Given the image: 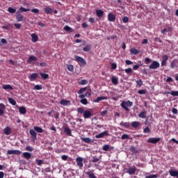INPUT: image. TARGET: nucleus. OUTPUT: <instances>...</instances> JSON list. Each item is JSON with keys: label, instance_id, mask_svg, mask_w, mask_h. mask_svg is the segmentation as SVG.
Wrapping results in <instances>:
<instances>
[{"label": "nucleus", "instance_id": "1", "mask_svg": "<svg viewBox=\"0 0 178 178\" xmlns=\"http://www.w3.org/2000/svg\"><path fill=\"white\" fill-rule=\"evenodd\" d=\"M122 108L124 109L127 112H129V107L127 106H133V102L128 100L127 102H122L120 104Z\"/></svg>", "mask_w": 178, "mask_h": 178}, {"label": "nucleus", "instance_id": "2", "mask_svg": "<svg viewBox=\"0 0 178 178\" xmlns=\"http://www.w3.org/2000/svg\"><path fill=\"white\" fill-rule=\"evenodd\" d=\"M74 59L76 62H77L80 65V66H86L87 65V63L86 62L84 58L81 56H75Z\"/></svg>", "mask_w": 178, "mask_h": 178}, {"label": "nucleus", "instance_id": "3", "mask_svg": "<svg viewBox=\"0 0 178 178\" xmlns=\"http://www.w3.org/2000/svg\"><path fill=\"white\" fill-rule=\"evenodd\" d=\"M161 66V64H159V62L156 60L152 61V64L149 65V69H151L152 70H155V69H158Z\"/></svg>", "mask_w": 178, "mask_h": 178}, {"label": "nucleus", "instance_id": "4", "mask_svg": "<svg viewBox=\"0 0 178 178\" xmlns=\"http://www.w3.org/2000/svg\"><path fill=\"white\" fill-rule=\"evenodd\" d=\"M109 136V131H104L95 136V138H104V137Z\"/></svg>", "mask_w": 178, "mask_h": 178}, {"label": "nucleus", "instance_id": "5", "mask_svg": "<svg viewBox=\"0 0 178 178\" xmlns=\"http://www.w3.org/2000/svg\"><path fill=\"white\" fill-rule=\"evenodd\" d=\"M161 141V138H149L147 140V143L150 144H156Z\"/></svg>", "mask_w": 178, "mask_h": 178}, {"label": "nucleus", "instance_id": "6", "mask_svg": "<svg viewBox=\"0 0 178 178\" xmlns=\"http://www.w3.org/2000/svg\"><path fill=\"white\" fill-rule=\"evenodd\" d=\"M15 16L17 22H23V19L24 18V16L22 15L21 11H17Z\"/></svg>", "mask_w": 178, "mask_h": 178}, {"label": "nucleus", "instance_id": "7", "mask_svg": "<svg viewBox=\"0 0 178 178\" xmlns=\"http://www.w3.org/2000/svg\"><path fill=\"white\" fill-rule=\"evenodd\" d=\"M137 171V168L136 167H129L127 169V173H129V175H136V172Z\"/></svg>", "mask_w": 178, "mask_h": 178}, {"label": "nucleus", "instance_id": "8", "mask_svg": "<svg viewBox=\"0 0 178 178\" xmlns=\"http://www.w3.org/2000/svg\"><path fill=\"white\" fill-rule=\"evenodd\" d=\"M162 59L161 66H166V63H168V59H169V57L165 54L162 56Z\"/></svg>", "mask_w": 178, "mask_h": 178}, {"label": "nucleus", "instance_id": "9", "mask_svg": "<svg viewBox=\"0 0 178 178\" xmlns=\"http://www.w3.org/2000/svg\"><path fill=\"white\" fill-rule=\"evenodd\" d=\"M38 58L34 56H30L27 60V63H34V62H37Z\"/></svg>", "mask_w": 178, "mask_h": 178}, {"label": "nucleus", "instance_id": "10", "mask_svg": "<svg viewBox=\"0 0 178 178\" xmlns=\"http://www.w3.org/2000/svg\"><path fill=\"white\" fill-rule=\"evenodd\" d=\"M108 22H115L116 20V15H113L112 13L108 14Z\"/></svg>", "mask_w": 178, "mask_h": 178}, {"label": "nucleus", "instance_id": "11", "mask_svg": "<svg viewBox=\"0 0 178 178\" xmlns=\"http://www.w3.org/2000/svg\"><path fill=\"white\" fill-rule=\"evenodd\" d=\"M92 116V113H91V111L86 110L83 112V118L85 119H88Z\"/></svg>", "mask_w": 178, "mask_h": 178}, {"label": "nucleus", "instance_id": "12", "mask_svg": "<svg viewBox=\"0 0 178 178\" xmlns=\"http://www.w3.org/2000/svg\"><path fill=\"white\" fill-rule=\"evenodd\" d=\"M120 126H121V127H124L125 129H130L131 124L130 122H124L122 121L120 123Z\"/></svg>", "mask_w": 178, "mask_h": 178}, {"label": "nucleus", "instance_id": "13", "mask_svg": "<svg viewBox=\"0 0 178 178\" xmlns=\"http://www.w3.org/2000/svg\"><path fill=\"white\" fill-rule=\"evenodd\" d=\"M5 109H6V106L3 103L0 104V116H2L3 113H5Z\"/></svg>", "mask_w": 178, "mask_h": 178}, {"label": "nucleus", "instance_id": "14", "mask_svg": "<svg viewBox=\"0 0 178 178\" xmlns=\"http://www.w3.org/2000/svg\"><path fill=\"white\" fill-rule=\"evenodd\" d=\"M76 165L78 166H79V168H83V158H81V157L76 158Z\"/></svg>", "mask_w": 178, "mask_h": 178}, {"label": "nucleus", "instance_id": "15", "mask_svg": "<svg viewBox=\"0 0 178 178\" xmlns=\"http://www.w3.org/2000/svg\"><path fill=\"white\" fill-rule=\"evenodd\" d=\"M169 174L170 176H172V177H178V171L177 170H170Z\"/></svg>", "mask_w": 178, "mask_h": 178}, {"label": "nucleus", "instance_id": "16", "mask_svg": "<svg viewBox=\"0 0 178 178\" xmlns=\"http://www.w3.org/2000/svg\"><path fill=\"white\" fill-rule=\"evenodd\" d=\"M3 133H4V134H6V136H10V134H12V129H10V127H6L3 129Z\"/></svg>", "mask_w": 178, "mask_h": 178}, {"label": "nucleus", "instance_id": "17", "mask_svg": "<svg viewBox=\"0 0 178 178\" xmlns=\"http://www.w3.org/2000/svg\"><path fill=\"white\" fill-rule=\"evenodd\" d=\"M29 133L31 136V138L37 140V132H35L34 129H30Z\"/></svg>", "mask_w": 178, "mask_h": 178}, {"label": "nucleus", "instance_id": "18", "mask_svg": "<svg viewBox=\"0 0 178 178\" xmlns=\"http://www.w3.org/2000/svg\"><path fill=\"white\" fill-rule=\"evenodd\" d=\"M38 77V74L33 73L29 76V80H31V81H34V80H37Z\"/></svg>", "mask_w": 178, "mask_h": 178}, {"label": "nucleus", "instance_id": "19", "mask_svg": "<svg viewBox=\"0 0 178 178\" xmlns=\"http://www.w3.org/2000/svg\"><path fill=\"white\" fill-rule=\"evenodd\" d=\"M44 13L46 15H52V13H54V9L47 7L44 8Z\"/></svg>", "mask_w": 178, "mask_h": 178}, {"label": "nucleus", "instance_id": "20", "mask_svg": "<svg viewBox=\"0 0 178 178\" xmlns=\"http://www.w3.org/2000/svg\"><path fill=\"white\" fill-rule=\"evenodd\" d=\"M111 83L113 84V86H118V84H119V81L116 76H112Z\"/></svg>", "mask_w": 178, "mask_h": 178}, {"label": "nucleus", "instance_id": "21", "mask_svg": "<svg viewBox=\"0 0 178 178\" xmlns=\"http://www.w3.org/2000/svg\"><path fill=\"white\" fill-rule=\"evenodd\" d=\"M31 37L32 38V42H37V41H38V35H37V34L32 33Z\"/></svg>", "mask_w": 178, "mask_h": 178}, {"label": "nucleus", "instance_id": "22", "mask_svg": "<svg viewBox=\"0 0 178 178\" xmlns=\"http://www.w3.org/2000/svg\"><path fill=\"white\" fill-rule=\"evenodd\" d=\"M96 15L97 17H99V19H101V17H104V11L102 10H97Z\"/></svg>", "mask_w": 178, "mask_h": 178}, {"label": "nucleus", "instance_id": "23", "mask_svg": "<svg viewBox=\"0 0 178 178\" xmlns=\"http://www.w3.org/2000/svg\"><path fill=\"white\" fill-rule=\"evenodd\" d=\"M60 105H63V106H67L69 104H70V101L62 99L60 100Z\"/></svg>", "mask_w": 178, "mask_h": 178}, {"label": "nucleus", "instance_id": "24", "mask_svg": "<svg viewBox=\"0 0 178 178\" xmlns=\"http://www.w3.org/2000/svg\"><path fill=\"white\" fill-rule=\"evenodd\" d=\"M108 99V97H98L93 102H99V101H104Z\"/></svg>", "mask_w": 178, "mask_h": 178}, {"label": "nucleus", "instance_id": "25", "mask_svg": "<svg viewBox=\"0 0 178 178\" xmlns=\"http://www.w3.org/2000/svg\"><path fill=\"white\" fill-rule=\"evenodd\" d=\"M19 112L21 115H26L27 110H26V108L21 106L19 108Z\"/></svg>", "mask_w": 178, "mask_h": 178}, {"label": "nucleus", "instance_id": "26", "mask_svg": "<svg viewBox=\"0 0 178 178\" xmlns=\"http://www.w3.org/2000/svg\"><path fill=\"white\" fill-rule=\"evenodd\" d=\"M63 30H65V31H67V33H73V29L67 25H65L64 26Z\"/></svg>", "mask_w": 178, "mask_h": 178}, {"label": "nucleus", "instance_id": "27", "mask_svg": "<svg viewBox=\"0 0 178 178\" xmlns=\"http://www.w3.org/2000/svg\"><path fill=\"white\" fill-rule=\"evenodd\" d=\"M64 133H66L67 136H72V130L69 127L64 128Z\"/></svg>", "mask_w": 178, "mask_h": 178}, {"label": "nucleus", "instance_id": "28", "mask_svg": "<svg viewBox=\"0 0 178 178\" xmlns=\"http://www.w3.org/2000/svg\"><path fill=\"white\" fill-rule=\"evenodd\" d=\"M138 118H140L141 119H145L147 118V112L142 111L139 113Z\"/></svg>", "mask_w": 178, "mask_h": 178}, {"label": "nucleus", "instance_id": "29", "mask_svg": "<svg viewBox=\"0 0 178 178\" xmlns=\"http://www.w3.org/2000/svg\"><path fill=\"white\" fill-rule=\"evenodd\" d=\"M78 84H80V86H87V84H88V81L82 79L78 82Z\"/></svg>", "mask_w": 178, "mask_h": 178}, {"label": "nucleus", "instance_id": "30", "mask_svg": "<svg viewBox=\"0 0 178 178\" xmlns=\"http://www.w3.org/2000/svg\"><path fill=\"white\" fill-rule=\"evenodd\" d=\"M81 140L83 141V143H86L87 144H89V143H92V139L90 138H82Z\"/></svg>", "mask_w": 178, "mask_h": 178}, {"label": "nucleus", "instance_id": "31", "mask_svg": "<svg viewBox=\"0 0 178 178\" xmlns=\"http://www.w3.org/2000/svg\"><path fill=\"white\" fill-rule=\"evenodd\" d=\"M130 53L133 55H138V54H140V51H138V50H137L136 48H132L130 50Z\"/></svg>", "mask_w": 178, "mask_h": 178}, {"label": "nucleus", "instance_id": "32", "mask_svg": "<svg viewBox=\"0 0 178 178\" xmlns=\"http://www.w3.org/2000/svg\"><path fill=\"white\" fill-rule=\"evenodd\" d=\"M83 51L84 52H89V51H91V44H87L86 47L83 48Z\"/></svg>", "mask_w": 178, "mask_h": 178}, {"label": "nucleus", "instance_id": "33", "mask_svg": "<svg viewBox=\"0 0 178 178\" xmlns=\"http://www.w3.org/2000/svg\"><path fill=\"white\" fill-rule=\"evenodd\" d=\"M23 156L25 159H30V158H31V154L29 152H24Z\"/></svg>", "mask_w": 178, "mask_h": 178}, {"label": "nucleus", "instance_id": "34", "mask_svg": "<svg viewBox=\"0 0 178 178\" xmlns=\"http://www.w3.org/2000/svg\"><path fill=\"white\" fill-rule=\"evenodd\" d=\"M131 126H132V127H134V129H137V127H138V126H140V123L137 121H134V122H131Z\"/></svg>", "mask_w": 178, "mask_h": 178}, {"label": "nucleus", "instance_id": "35", "mask_svg": "<svg viewBox=\"0 0 178 178\" xmlns=\"http://www.w3.org/2000/svg\"><path fill=\"white\" fill-rule=\"evenodd\" d=\"M86 175H87L89 178H97L95 175H94V173L91 172L90 171L87 172Z\"/></svg>", "mask_w": 178, "mask_h": 178}, {"label": "nucleus", "instance_id": "36", "mask_svg": "<svg viewBox=\"0 0 178 178\" xmlns=\"http://www.w3.org/2000/svg\"><path fill=\"white\" fill-rule=\"evenodd\" d=\"M8 102L10 104H11V105H13L14 106L16 105V100H15L12 97H9L8 98Z\"/></svg>", "mask_w": 178, "mask_h": 178}, {"label": "nucleus", "instance_id": "37", "mask_svg": "<svg viewBox=\"0 0 178 178\" xmlns=\"http://www.w3.org/2000/svg\"><path fill=\"white\" fill-rule=\"evenodd\" d=\"M42 79H43V80H47V79H48V77H49V75H48V74H44L42 72L40 73Z\"/></svg>", "mask_w": 178, "mask_h": 178}, {"label": "nucleus", "instance_id": "38", "mask_svg": "<svg viewBox=\"0 0 178 178\" xmlns=\"http://www.w3.org/2000/svg\"><path fill=\"white\" fill-rule=\"evenodd\" d=\"M3 90H13V87H12V86L10 85H3Z\"/></svg>", "mask_w": 178, "mask_h": 178}, {"label": "nucleus", "instance_id": "39", "mask_svg": "<svg viewBox=\"0 0 178 178\" xmlns=\"http://www.w3.org/2000/svg\"><path fill=\"white\" fill-rule=\"evenodd\" d=\"M34 130L38 133H42L44 131V129L40 127H34Z\"/></svg>", "mask_w": 178, "mask_h": 178}, {"label": "nucleus", "instance_id": "40", "mask_svg": "<svg viewBox=\"0 0 178 178\" xmlns=\"http://www.w3.org/2000/svg\"><path fill=\"white\" fill-rule=\"evenodd\" d=\"M8 12H9V13H16V9L12 7H10L8 8Z\"/></svg>", "mask_w": 178, "mask_h": 178}, {"label": "nucleus", "instance_id": "41", "mask_svg": "<svg viewBox=\"0 0 178 178\" xmlns=\"http://www.w3.org/2000/svg\"><path fill=\"white\" fill-rule=\"evenodd\" d=\"M35 162H36L37 165H38V166H41V165L42 163H44V161L42 160L38 159H35Z\"/></svg>", "mask_w": 178, "mask_h": 178}, {"label": "nucleus", "instance_id": "42", "mask_svg": "<svg viewBox=\"0 0 178 178\" xmlns=\"http://www.w3.org/2000/svg\"><path fill=\"white\" fill-rule=\"evenodd\" d=\"M67 69L69 72H73L74 70V67L72 65H67Z\"/></svg>", "mask_w": 178, "mask_h": 178}, {"label": "nucleus", "instance_id": "43", "mask_svg": "<svg viewBox=\"0 0 178 178\" xmlns=\"http://www.w3.org/2000/svg\"><path fill=\"white\" fill-rule=\"evenodd\" d=\"M170 95H172V97H178V91L172 90Z\"/></svg>", "mask_w": 178, "mask_h": 178}, {"label": "nucleus", "instance_id": "44", "mask_svg": "<svg viewBox=\"0 0 178 178\" xmlns=\"http://www.w3.org/2000/svg\"><path fill=\"white\" fill-rule=\"evenodd\" d=\"M85 91H87V88H82L78 91V94H83V92H85Z\"/></svg>", "mask_w": 178, "mask_h": 178}, {"label": "nucleus", "instance_id": "45", "mask_svg": "<svg viewBox=\"0 0 178 178\" xmlns=\"http://www.w3.org/2000/svg\"><path fill=\"white\" fill-rule=\"evenodd\" d=\"M81 102L83 104V105H87V104H88V101L86 98L81 99Z\"/></svg>", "mask_w": 178, "mask_h": 178}, {"label": "nucleus", "instance_id": "46", "mask_svg": "<svg viewBox=\"0 0 178 178\" xmlns=\"http://www.w3.org/2000/svg\"><path fill=\"white\" fill-rule=\"evenodd\" d=\"M138 92L140 95H145V94H147V90H139L138 91Z\"/></svg>", "mask_w": 178, "mask_h": 178}, {"label": "nucleus", "instance_id": "47", "mask_svg": "<svg viewBox=\"0 0 178 178\" xmlns=\"http://www.w3.org/2000/svg\"><path fill=\"white\" fill-rule=\"evenodd\" d=\"M33 90H42V86L41 85H35L33 87Z\"/></svg>", "mask_w": 178, "mask_h": 178}, {"label": "nucleus", "instance_id": "48", "mask_svg": "<svg viewBox=\"0 0 178 178\" xmlns=\"http://www.w3.org/2000/svg\"><path fill=\"white\" fill-rule=\"evenodd\" d=\"M151 62H152V60H151V58H146L145 59V65H149V63H151Z\"/></svg>", "mask_w": 178, "mask_h": 178}, {"label": "nucleus", "instance_id": "49", "mask_svg": "<svg viewBox=\"0 0 178 178\" xmlns=\"http://www.w3.org/2000/svg\"><path fill=\"white\" fill-rule=\"evenodd\" d=\"M26 151H29V152H33V151H34V149L31 147V146H27L26 147Z\"/></svg>", "mask_w": 178, "mask_h": 178}, {"label": "nucleus", "instance_id": "50", "mask_svg": "<svg viewBox=\"0 0 178 178\" xmlns=\"http://www.w3.org/2000/svg\"><path fill=\"white\" fill-rule=\"evenodd\" d=\"M136 84H137V86H138V87H141V86H143V80L139 79V80L136 81Z\"/></svg>", "mask_w": 178, "mask_h": 178}, {"label": "nucleus", "instance_id": "51", "mask_svg": "<svg viewBox=\"0 0 178 178\" xmlns=\"http://www.w3.org/2000/svg\"><path fill=\"white\" fill-rule=\"evenodd\" d=\"M103 151H108L109 150V145H104L102 147Z\"/></svg>", "mask_w": 178, "mask_h": 178}, {"label": "nucleus", "instance_id": "52", "mask_svg": "<svg viewBox=\"0 0 178 178\" xmlns=\"http://www.w3.org/2000/svg\"><path fill=\"white\" fill-rule=\"evenodd\" d=\"M77 112L78 113H84V108L80 107L77 108Z\"/></svg>", "mask_w": 178, "mask_h": 178}, {"label": "nucleus", "instance_id": "53", "mask_svg": "<svg viewBox=\"0 0 178 178\" xmlns=\"http://www.w3.org/2000/svg\"><path fill=\"white\" fill-rule=\"evenodd\" d=\"M14 26L17 30H20V29H22V24H14Z\"/></svg>", "mask_w": 178, "mask_h": 178}, {"label": "nucleus", "instance_id": "54", "mask_svg": "<svg viewBox=\"0 0 178 178\" xmlns=\"http://www.w3.org/2000/svg\"><path fill=\"white\" fill-rule=\"evenodd\" d=\"M122 140H127L129 138V135L124 134L122 137H121Z\"/></svg>", "mask_w": 178, "mask_h": 178}, {"label": "nucleus", "instance_id": "55", "mask_svg": "<svg viewBox=\"0 0 178 178\" xmlns=\"http://www.w3.org/2000/svg\"><path fill=\"white\" fill-rule=\"evenodd\" d=\"M124 72H125V73H127V74L132 73L133 72V70L131 67H129V68L125 69Z\"/></svg>", "mask_w": 178, "mask_h": 178}, {"label": "nucleus", "instance_id": "56", "mask_svg": "<svg viewBox=\"0 0 178 178\" xmlns=\"http://www.w3.org/2000/svg\"><path fill=\"white\" fill-rule=\"evenodd\" d=\"M122 22L123 23H129V17H122Z\"/></svg>", "mask_w": 178, "mask_h": 178}, {"label": "nucleus", "instance_id": "57", "mask_svg": "<svg viewBox=\"0 0 178 178\" xmlns=\"http://www.w3.org/2000/svg\"><path fill=\"white\" fill-rule=\"evenodd\" d=\"M143 133H151V129L147 127L143 129Z\"/></svg>", "mask_w": 178, "mask_h": 178}, {"label": "nucleus", "instance_id": "58", "mask_svg": "<svg viewBox=\"0 0 178 178\" xmlns=\"http://www.w3.org/2000/svg\"><path fill=\"white\" fill-rule=\"evenodd\" d=\"M20 12H30V9H29V8H23V7H22L21 8H20Z\"/></svg>", "mask_w": 178, "mask_h": 178}, {"label": "nucleus", "instance_id": "59", "mask_svg": "<svg viewBox=\"0 0 178 178\" xmlns=\"http://www.w3.org/2000/svg\"><path fill=\"white\" fill-rule=\"evenodd\" d=\"M32 13H40V10L38 8H33L31 10Z\"/></svg>", "mask_w": 178, "mask_h": 178}, {"label": "nucleus", "instance_id": "60", "mask_svg": "<svg viewBox=\"0 0 178 178\" xmlns=\"http://www.w3.org/2000/svg\"><path fill=\"white\" fill-rule=\"evenodd\" d=\"M165 81L166 83H172L173 81V79L170 76H168Z\"/></svg>", "mask_w": 178, "mask_h": 178}, {"label": "nucleus", "instance_id": "61", "mask_svg": "<svg viewBox=\"0 0 178 178\" xmlns=\"http://www.w3.org/2000/svg\"><path fill=\"white\" fill-rule=\"evenodd\" d=\"M22 152L20 150H14V155H20Z\"/></svg>", "mask_w": 178, "mask_h": 178}, {"label": "nucleus", "instance_id": "62", "mask_svg": "<svg viewBox=\"0 0 178 178\" xmlns=\"http://www.w3.org/2000/svg\"><path fill=\"white\" fill-rule=\"evenodd\" d=\"M116 67H118V65H116V63H113L111 64V69L115 70V69H116Z\"/></svg>", "mask_w": 178, "mask_h": 178}, {"label": "nucleus", "instance_id": "63", "mask_svg": "<svg viewBox=\"0 0 178 178\" xmlns=\"http://www.w3.org/2000/svg\"><path fill=\"white\" fill-rule=\"evenodd\" d=\"M156 177H158V175H149V176H147L145 178H156Z\"/></svg>", "mask_w": 178, "mask_h": 178}, {"label": "nucleus", "instance_id": "64", "mask_svg": "<svg viewBox=\"0 0 178 178\" xmlns=\"http://www.w3.org/2000/svg\"><path fill=\"white\" fill-rule=\"evenodd\" d=\"M61 159H62L63 161H67V155H63V156H61Z\"/></svg>", "mask_w": 178, "mask_h": 178}]
</instances>
